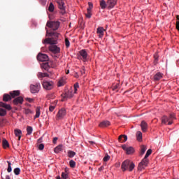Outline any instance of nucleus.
I'll list each match as a JSON object with an SVG mask.
<instances>
[{
    "instance_id": "61",
    "label": "nucleus",
    "mask_w": 179,
    "mask_h": 179,
    "mask_svg": "<svg viewBox=\"0 0 179 179\" xmlns=\"http://www.w3.org/2000/svg\"><path fill=\"white\" fill-rule=\"evenodd\" d=\"M65 171L66 172V169H65Z\"/></svg>"
},
{
    "instance_id": "21",
    "label": "nucleus",
    "mask_w": 179,
    "mask_h": 179,
    "mask_svg": "<svg viewBox=\"0 0 179 179\" xmlns=\"http://www.w3.org/2000/svg\"><path fill=\"white\" fill-rule=\"evenodd\" d=\"M109 125H110V122L108 120L103 121L99 124V127L101 128H106V127H109Z\"/></svg>"
},
{
    "instance_id": "55",
    "label": "nucleus",
    "mask_w": 179,
    "mask_h": 179,
    "mask_svg": "<svg viewBox=\"0 0 179 179\" xmlns=\"http://www.w3.org/2000/svg\"><path fill=\"white\" fill-rule=\"evenodd\" d=\"M57 141H58V138L57 137H55L54 138H53V141H52V142H53V143H57Z\"/></svg>"
},
{
    "instance_id": "12",
    "label": "nucleus",
    "mask_w": 179,
    "mask_h": 179,
    "mask_svg": "<svg viewBox=\"0 0 179 179\" xmlns=\"http://www.w3.org/2000/svg\"><path fill=\"white\" fill-rule=\"evenodd\" d=\"M23 97L18 96L13 99V103L14 106H19L23 104Z\"/></svg>"
},
{
    "instance_id": "59",
    "label": "nucleus",
    "mask_w": 179,
    "mask_h": 179,
    "mask_svg": "<svg viewBox=\"0 0 179 179\" xmlns=\"http://www.w3.org/2000/svg\"><path fill=\"white\" fill-rule=\"evenodd\" d=\"M68 73H69V71H68L66 72V75H68Z\"/></svg>"
},
{
    "instance_id": "48",
    "label": "nucleus",
    "mask_w": 179,
    "mask_h": 179,
    "mask_svg": "<svg viewBox=\"0 0 179 179\" xmlns=\"http://www.w3.org/2000/svg\"><path fill=\"white\" fill-rule=\"evenodd\" d=\"M38 148L39 150H43L44 149V144L43 143L38 144Z\"/></svg>"
},
{
    "instance_id": "23",
    "label": "nucleus",
    "mask_w": 179,
    "mask_h": 179,
    "mask_svg": "<svg viewBox=\"0 0 179 179\" xmlns=\"http://www.w3.org/2000/svg\"><path fill=\"white\" fill-rule=\"evenodd\" d=\"M3 100L4 101H9L12 100V96L9 94H4L3 96Z\"/></svg>"
},
{
    "instance_id": "44",
    "label": "nucleus",
    "mask_w": 179,
    "mask_h": 179,
    "mask_svg": "<svg viewBox=\"0 0 179 179\" xmlns=\"http://www.w3.org/2000/svg\"><path fill=\"white\" fill-rule=\"evenodd\" d=\"M64 85H65V81L63 79L60 80L58 83L59 87L64 86Z\"/></svg>"
},
{
    "instance_id": "49",
    "label": "nucleus",
    "mask_w": 179,
    "mask_h": 179,
    "mask_svg": "<svg viewBox=\"0 0 179 179\" xmlns=\"http://www.w3.org/2000/svg\"><path fill=\"white\" fill-rule=\"evenodd\" d=\"M24 114H31V110L29 108L24 109Z\"/></svg>"
},
{
    "instance_id": "58",
    "label": "nucleus",
    "mask_w": 179,
    "mask_h": 179,
    "mask_svg": "<svg viewBox=\"0 0 179 179\" xmlns=\"http://www.w3.org/2000/svg\"><path fill=\"white\" fill-rule=\"evenodd\" d=\"M6 179H10V177L9 176H6Z\"/></svg>"
},
{
    "instance_id": "13",
    "label": "nucleus",
    "mask_w": 179,
    "mask_h": 179,
    "mask_svg": "<svg viewBox=\"0 0 179 179\" xmlns=\"http://www.w3.org/2000/svg\"><path fill=\"white\" fill-rule=\"evenodd\" d=\"M108 9H113L117 5V0H107Z\"/></svg>"
},
{
    "instance_id": "37",
    "label": "nucleus",
    "mask_w": 179,
    "mask_h": 179,
    "mask_svg": "<svg viewBox=\"0 0 179 179\" xmlns=\"http://www.w3.org/2000/svg\"><path fill=\"white\" fill-rule=\"evenodd\" d=\"M75 155H76V152H73V151H69L68 152V156H69V157H71V158H72V157H73L74 156H75Z\"/></svg>"
},
{
    "instance_id": "2",
    "label": "nucleus",
    "mask_w": 179,
    "mask_h": 179,
    "mask_svg": "<svg viewBox=\"0 0 179 179\" xmlns=\"http://www.w3.org/2000/svg\"><path fill=\"white\" fill-rule=\"evenodd\" d=\"M122 171H132L135 169V164L129 159H126L122 163L121 165Z\"/></svg>"
},
{
    "instance_id": "42",
    "label": "nucleus",
    "mask_w": 179,
    "mask_h": 179,
    "mask_svg": "<svg viewBox=\"0 0 179 179\" xmlns=\"http://www.w3.org/2000/svg\"><path fill=\"white\" fill-rule=\"evenodd\" d=\"M65 45L66 48H69V46L71 45V43L69 42V40H68V38H65Z\"/></svg>"
},
{
    "instance_id": "34",
    "label": "nucleus",
    "mask_w": 179,
    "mask_h": 179,
    "mask_svg": "<svg viewBox=\"0 0 179 179\" xmlns=\"http://www.w3.org/2000/svg\"><path fill=\"white\" fill-rule=\"evenodd\" d=\"M7 163H8L7 171H8V173H11L12 172V164L9 161H7Z\"/></svg>"
},
{
    "instance_id": "39",
    "label": "nucleus",
    "mask_w": 179,
    "mask_h": 179,
    "mask_svg": "<svg viewBox=\"0 0 179 179\" xmlns=\"http://www.w3.org/2000/svg\"><path fill=\"white\" fill-rule=\"evenodd\" d=\"M151 155H152V150L149 149L148 150L144 157H145V159H148V157H150Z\"/></svg>"
},
{
    "instance_id": "40",
    "label": "nucleus",
    "mask_w": 179,
    "mask_h": 179,
    "mask_svg": "<svg viewBox=\"0 0 179 179\" xmlns=\"http://www.w3.org/2000/svg\"><path fill=\"white\" fill-rule=\"evenodd\" d=\"M69 164H70V167L73 169L76 166V162H75V161H73V160H71L69 162Z\"/></svg>"
},
{
    "instance_id": "10",
    "label": "nucleus",
    "mask_w": 179,
    "mask_h": 179,
    "mask_svg": "<svg viewBox=\"0 0 179 179\" xmlns=\"http://www.w3.org/2000/svg\"><path fill=\"white\" fill-rule=\"evenodd\" d=\"M62 101H65L66 100H68V99H72L73 97V94L72 92L69 91L63 94H62Z\"/></svg>"
},
{
    "instance_id": "14",
    "label": "nucleus",
    "mask_w": 179,
    "mask_h": 179,
    "mask_svg": "<svg viewBox=\"0 0 179 179\" xmlns=\"http://www.w3.org/2000/svg\"><path fill=\"white\" fill-rule=\"evenodd\" d=\"M104 31H105L104 28H103L101 27L97 28L96 33H97V34H99V36L100 38H101V37H103L104 36Z\"/></svg>"
},
{
    "instance_id": "29",
    "label": "nucleus",
    "mask_w": 179,
    "mask_h": 179,
    "mask_svg": "<svg viewBox=\"0 0 179 179\" xmlns=\"http://www.w3.org/2000/svg\"><path fill=\"white\" fill-rule=\"evenodd\" d=\"M136 138H137V141H138V142H141L142 141V132L137 131Z\"/></svg>"
},
{
    "instance_id": "32",
    "label": "nucleus",
    "mask_w": 179,
    "mask_h": 179,
    "mask_svg": "<svg viewBox=\"0 0 179 179\" xmlns=\"http://www.w3.org/2000/svg\"><path fill=\"white\" fill-rule=\"evenodd\" d=\"M3 148L6 149V148H9V143L5 139H3Z\"/></svg>"
},
{
    "instance_id": "30",
    "label": "nucleus",
    "mask_w": 179,
    "mask_h": 179,
    "mask_svg": "<svg viewBox=\"0 0 179 179\" xmlns=\"http://www.w3.org/2000/svg\"><path fill=\"white\" fill-rule=\"evenodd\" d=\"M59 152H62V146L61 145L55 148V153H59Z\"/></svg>"
},
{
    "instance_id": "52",
    "label": "nucleus",
    "mask_w": 179,
    "mask_h": 179,
    "mask_svg": "<svg viewBox=\"0 0 179 179\" xmlns=\"http://www.w3.org/2000/svg\"><path fill=\"white\" fill-rule=\"evenodd\" d=\"M122 149H123V150H125V152H127V150H128V146H127L126 145H123L122 146Z\"/></svg>"
},
{
    "instance_id": "33",
    "label": "nucleus",
    "mask_w": 179,
    "mask_h": 179,
    "mask_svg": "<svg viewBox=\"0 0 179 179\" xmlns=\"http://www.w3.org/2000/svg\"><path fill=\"white\" fill-rule=\"evenodd\" d=\"M40 107H37L36 109V115L34 116V118H38L40 117Z\"/></svg>"
},
{
    "instance_id": "20",
    "label": "nucleus",
    "mask_w": 179,
    "mask_h": 179,
    "mask_svg": "<svg viewBox=\"0 0 179 179\" xmlns=\"http://www.w3.org/2000/svg\"><path fill=\"white\" fill-rule=\"evenodd\" d=\"M0 107H3V108H6V110H12V107L9 104H6L3 102H0Z\"/></svg>"
},
{
    "instance_id": "53",
    "label": "nucleus",
    "mask_w": 179,
    "mask_h": 179,
    "mask_svg": "<svg viewBox=\"0 0 179 179\" xmlns=\"http://www.w3.org/2000/svg\"><path fill=\"white\" fill-rule=\"evenodd\" d=\"M27 101H29V103H33L34 99L31 98H26Z\"/></svg>"
},
{
    "instance_id": "57",
    "label": "nucleus",
    "mask_w": 179,
    "mask_h": 179,
    "mask_svg": "<svg viewBox=\"0 0 179 179\" xmlns=\"http://www.w3.org/2000/svg\"><path fill=\"white\" fill-rule=\"evenodd\" d=\"M89 143H91V145H94V143H96L94 141H89Z\"/></svg>"
},
{
    "instance_id": "46",
    "label": "nucleus",
    "mask_w": 179,
    "mask_h": 179,
    "mask_svg": "<svg viewBox=\"0 0 179 179\" xmlns=\"http://www.w3.org/2000/svg\"><path fill=\"white\" fill-rule=\"evenodd\" d=\"M78 87H79V83H76L74 85V93H76V92H78Z\"/></svg>"
},
{
    "instance_id": "3",
    "label": "nucleus",
    "mask_w": 179,
    "mask_h": 179,
    "mask_svg": "<svg viewBox=\"0 0 179 179\" xmlns=\"http://www.w3.org/2000/svg\"><path fill=\"white\" fill-rule=\"evenodd\" d=\"M173 120H176V115L174 113L171 114L169 117L163 116L162 117V124H167L168 122V125H171L173 124Z\"/></svg>"
},
{
    "instance_id": "27",
    "label": "nucleus",
    "mask_w": 179,
    "mask_h": 179,
    "mask_svg": "<svg viewBox=\"0 0 179 179\" xmlns=\"http://www.w3.org/2000/svg\"><path fill=\"white\" fill-rule=\"evenodd\" d=\"M68 178V173H62V178L61 176L56 177V179H67Z\"/></svg>"
},
{
    "instance_id": "35",
    "label": "nucleus",
    "mask_w": 179,
    "mask_h": 179,
    "mask_svg": "<svg viewBox=\"0 0 179 179\" xmlns=\"http://www.w3.org/2000/svg\"><path fill=\"white\" fill-rule=\"evenodd\" d=\"M6 114V110L0 108V117H5V115Z\"/></svg>"
},
{
    "instance_id": "28",
    "label": "nucleus",
    "mask_w": 179,
    "mask_h": 179,
    "mask_svg": "<svg viewBox=\"0 0 179 179\" xmlns=\"http://www.w3.org/2000/svg\"><path fill=\"white\" fill-rule=\"evenodd\" d=\"M48 73H38V78H48Z\"/></svg>"
},
{
    "instance_id": "6",
    "label": "nucleus",
    "mask_w": 179,
    "mask_h": 179,
    "mask_svg": "<svg viewBox=\"0 0 179 179\" xmlns=\"http://www.w3.org/2000/svg\"><path fill=\"white\" fill-rule=\"evenodd\" d=\"M42 85L45 90H51L54 87V82L52 81H43Z\"/></svg>"
},
{
    "instance_id": "18",
    "label": "nucleus",
    "mask_w": 179,
    "mask_h": 179,
    "mask_svg": "<svg viewBox=\"0 0 179 179\" xmlns=\"http://www.w3.org/2000/svg\"><path fill=\"white\" fill-rule=\"evenodd\" d=\"M14 134H15V136H17L18 138V141H20V139L22 138V130H20L19 129H15L14 130Z\"/></svg>"
},
{
    "instance_id": "8",
    "label": "nucleus",
    "mask_w": 179,
    "mask_h": 179,
    "mask_svg": "<svg viewBox=\"0 0 179 179\" xmlns=\"http://www.w3.org/2000/svg\"><path fill=\"white\" fill-rule=\"evenodd\" d=\"M37 59L38 61H41V62H45L47 61H50V57H48V55L43 53H39L37 55Z\"/></svg>"
},
{
    "instance_id": "26",
    "label": "nucleus",
    "mask_w": 179,
    "mask_h": 179,
    "mask_svg": "<svg viewBox=\"0 0 179 179\" xmlns=\"http://www.w3.org/2000/svg\"><path fill=\"white\" fill-rule=\"evenodd\" d=\"M27 135H31V134H33V127L31 126H27Z\"/></svg>"
},
{
    "instance_id": "47",
    "label": "nucleus",
    "mask_w": 179,
    "mask_h": 179,
    "mask_svg": "<svg viewBox=\"0 0 179 179\" xmlns=\"http://www.w3.org/2000/svg\"><path fill=\"white\" fill-rule=\"evenodd\" d=\"M86 17L90 19L92 17V11H87V13L85 14Z\"/></svg>"
},
{
    "instance_id": "5",
    "label": "nucleus",
    "mask_w": 179,
    "mask_h": 179,
    "mask_svg": "<svg viewBox=\"0 0 179 179\" xmlns=\"http://www.w3.org/2000/svg\"><path fill=\"white\" fill-rule=\"evenodd\" d=\"M41 87V85H40L39 83H36L34 85H30V91L31 93H38V92H40V89Z\"/></svg>"
},
{
    "instance_id": "51",
    "label": "nucleus",
    "mask_w": 179,
    "mask_h": 179,
    "mask_svg": "<svg viewBox=\"0 0 179 179\" xmlns=\"http://www.w3.org/2000/svg\"><path fill=\"white\" fill-rule=\"evenodd\" d=\"M154 58H155V63L156 64V62H157V59H159V56H157V54H155L154 55Z\"/></svg>"
},
{
    "instance_id": "4",
    "label": "nucleus",
    "mask_w": 179,
    "mask_h": 179,
    "mask_svg": "<svg viewBox=\"0 0 179 179\" xmlns=\"http://www.w3.org/2000/svg\"><path fill=\"white\" fill-rule=\"evenodd\" d=\"M47 27L52 29V30H58L59 28V22L58 21H48L46 24Z\"/></svg>"
},
{
    "instance_id": "50",
    "label": "nucleus",
    "mask_w": 179,
    "mask_h": 179,
    "mask_svg": "<svg viewBox=\"0 0 179 179\" xmlns=\"http://www.w3.org/2000/svg\"><path fill=\"white\" fill-rule=\"evenodd\" d=\"M54 110H55V106H50L49 107V111H50V113H52V111H54Z\"/></svg>"
},
{
    "instance_id": "15",
    "label": "nucleus",
    "mask_w": 179,
    "mask_h": 179,
    "mask_svg": "<svg viewBox=\"0 0 179 179\" xmlns=\"http://www.w3.org/2000/svg\"><path fill=\"white\" fill-rule=\"evenodd\" d=\"M9 94L11 96V99H15V97L20 95V91L19 90L12 91L9 92Z\"/></svg>"
},
{
    "instance_id": "43",
    "label": "nucleus",
    "mask_w": 179,
    "mask_h": 179,
    "mask_svg": "<svg viewBox=\"0 0 179 179\" xmlns=\"http://www.w3.org/2000/svg\"><path fill=\"white\" fill-rule=\"evenodd\" d=\"M42 68L43 69H45V71H47V69H48V62H46V63H45V64H42Z\"/></svg>"
},
{
    "instance_id": "22",
    "label": "nucleus",
    "mask_w": 179,
    "mask_h": 179,
    "mask_svg": "<svg viewBox=\"0 0 179 179\" xmlns=\"http://www.w3.org/2000/svg\"><path fill=\"white\" fill-rule=\"evenodd\" d=\"M119 141L121 142V143H124V142H127L128 140V137L126 135H120L118 138Z\"/></svg>"
},
{
    "instance_id": "60",
    "label": "nucleus",
    "mask_w": 179,
    "mask_h": 179,
    "mask_svg": "<svg viewBox=\"0 0 179 179\" xmlns=\"http://www.w3.org/2000/svg\"><path fill=\"white\" fill-rule=\"evenodd\" d=\"M115 89H117V87H115L114 89H113V90H115Z\"/></svg>"
},
{
    "instance_id": "41",
    "label": "nucleus",
    "mask_w": 179,
    "mask_h": 179,
    "mask_svg": "<svg viewBox=\"0 0 179 179\" xmlns=\"http://www.w3.org/2000/svg\"><path fill=\"white\" fill-rule=\"evenodd\" d=\"M14 174H15V176H19V174H20V168H15L14 169Z\"/></svg>"
},
{
    "instance_id": "31",
    "label": "nucleus",
    "mask_w": 179,
    "mask_h": 179,
    "mask_svg": "<svg viewBox=\"0 0 179 179\" xmlns=\"http://www.w3.org/2000/svg\"><path fill=\"white\" fill-rule=\"evenodd\" d=\"M134 148L128 147V148L126 151V153H127V155H132V153H134Z\"/></svg>"
},
{
    "instance_id": "7",
    "label": "nucleus",
    "mask_w": 179,
    "mask_h": 179,
    "mask_svg": "<svg viewBox=\"0 0 179 179\" xmlns=\"http://www.w3.org/2000/svg\"><path fill=\"white\" fill-rule=\"evenodd\" d=\"M149 164V159L146 157H144L142 161L139 163L138 169V170H143L145 167Z\"/></svg>"
},
{
    "instance_id": "11",
    "label": "nucleus",
    "mask_w": 179,
    "mask_h": 179,
    "mask_svg": "<svg viewBox=\"0 0 179 179\" xmlns=\"http://www.w3.org/2000/svg\"><path fill=\"white\" fill-rule=\"evenodd\" d=\"M65 115H66V110L62 108L58 111L56 120H62Z\"/></svg>"
},
{
    "instance_id": "1",
    "label": "nucleus",
    "mask_w": 179,
    "mask_h": 179,
    "mask_svg": "<svg viewBox=\"0 0 179 179\" xmlns=\"http://www.w3.org/2000/svg\"><path fill=\"white\" fill-rule=\"evenodd\" d=\"M46 30V37H50L45 38L43 41V44H50L49 46V51L52 52V54H59L61 52V48L58 47L55 44H58V37L60 34L57 32L48 31V29L45 27Z\"/></svg>"
},
{
    "instance_id": "38",
    "label": "nucleus",
    "mask_w": 179,
    "mask_h": 179,
    "mask_svg": "<svg viewBox=\"0 0 179 179\" xmlns=\"http://www.w3.org/2000/svg\"><path fill=\"white\" fill-rule=\"evenodd\" d=\"M89 7L87 8V12H92V9H93V3L89 2Z\"/></svg>"
},
{
    "instance_id": "45",
    "label": "nucleus",
    "mask_w": 179,
    "mask_h": 179,
    "mask_svg": "<svg viewBox=\"0 0 179 179\" xmlns=\"http://www.w3.org/2000/svg\"><path fill=\"white\" fill-rule=\"evenodd\" d=\"M110 155L106 154L103 157V162H108L110 160Z\"/></svg>"
},
{
    "instance_id": "9",
    "label": "nucleus",
    "mask_w": 179,
    "mask_h": 179,
    "mask_svg": "<svg viewBox=\"0 0 179 179\" xmlns=\"http://www.w3.org/2000/svg\"><path fill=\"white\" fill-rule=\"evenodd\" d=\"M80 56H79V59H82V61H83V62H86V61H87V52H86V50H81L79 52Z\"/></svg>"
},
{
    "instance_id": "24",
    "label": "nucleus",
    "mask_w": 179,
    "mask_h": 179,
    "mask_svg": "<svg viewBox=\"0 0 179 179\" xmlns=\"http://www.w3.org/2000/svg\"><path fill=\"white\" fill-rule=\"evenodd\" d=\"M100 6L101 9H106V8H108V6L107 4V1L106 2L104 0H100Z\"/></svg>"
},
{
    "instance_id": "16",
    "label": "nucleus",
    "mask_w": 179,
    "mask_h": 179,
    "mask_svg": "<svg viewBox=\"0 0 179 179\" xmlns=\"http://www.w3.org/2000/svg\"><path fill=\"white\" fill-rule=\"evenodd\" d=\"M163 78V73L158 72L154 76V80L155 82H157Z\"/></svg>"
},
{
    "instance_id": "56",
    "label": "nucleus",
    "mask_w": 179,
    "mask_h": 179,
    "mask_svg": "<svg viewBox=\"0 0 179 179\" xmlns=\"http://www.w3.org/2000/svg\"><path fill=\"white\" fill-rule=\"evenodd\" d=\"M81 75H85V67H83V69L80 70Z\"/></svg>"
},
{
    "instance_id": "19",
    "label": "nucleus",
    "mask_w": 179,
    "mask_h": 179,
    "mask_svg": "<svg viewBox=\"0 0 179 179\" xmlns=\"http://www.w3.org/2000/svg\"><path fill=\"white\" fill-rule=\"evenodd\" d=\"M57 5L61 10H65V3L62 0L57 1Z\"/></svg>"
},
{
    "instance_id": "36",
    "label": "nucleus",
    "mask_w": 179,
    "mask_h": 179,
    "mask_svg": "<svg viewBox=\"0 0 179 179\" xmlns=\"http://www.w3.org/2000/svg\"><path fill=\"white\" fill-rule=\"evenodd\" d=\"M55 9V7L54 6V4L52 3H50L48 7L49 12H52Z\"/></svg>"
},
{
    "instance_id": "54",
    "label": "nucleus",
    "mask_w": 179,
    "mask_h": 179,
    "mask_svg": "<svg viewBox=\"0 0 179 179\" xmlns=\"http://www.w3.org/2000/svg\"><path fill=\"white\" fill-rule=\"evenodd\" d=\"M41 142H43V137H41L39 139H38L37 143L39 144L41 143Z\"/></svg>"
},
{
    "instance_id": "17",
    "label": "nucleus",
    "mask_w": 179,
    "mask_h": 179,
    "mask_svg": "<svg viewBox=\"0 0 179 179\" xmlns=\"http://www.w3.org/2000/svg\"><path fill=\"white\" fill-rule=\"evenodd\" d=\"M141 127L143 132H146L148 131V123L143 120L141 123Z\"/></svg>"
},
{
    "instance_id": "25",
    "label": "nucleus",
    "mask_w": 179,
    "mask_h": 179,
    "mask_svg": "<svg viewBox=\"0 0 179 179\" xmlns=\"http://www.w3.org/2000/svg\"><path fill=\"white\" fill-rule=\"evenodd\" d=\"M147 149L148 148L145 147V145L141 146V152H140L141 156H143V155H145V152H146Z\"/></svg>"
}]
</instances>
